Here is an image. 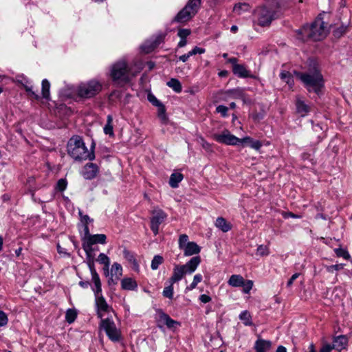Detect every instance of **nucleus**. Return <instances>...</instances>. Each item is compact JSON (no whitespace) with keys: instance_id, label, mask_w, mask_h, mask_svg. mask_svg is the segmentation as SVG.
I'll list each match as a JSON object with an SVG mask.
<instances>
[{"instance_id":"864d4df0","label":"nucleus","mask_w":352,"mask_h":352,"mask_svg":"<svg viewBox=\"0 0 352 352\" xmlns=\"http://www.w3.org/2000/svg\"><path fill=\"white\" fill-rule=\"evenodd\" d=\"M147 98H148V100L152 103L154 106H158L160 105V104H162L161 102H160L157 98L156 97L153 95L152 94L149 93L148 94V96H147Z\"/></svg>"},{"instance_id":"aec40b11","label":"nucleus","mask_w":352,"mask_h":352,"mask_svg":"<svg viewBox=\"0 0 352 352\" xmlns=\"http://www.w3.org/2000/svg\"><path fill=\"white\" fill-rule=\"evenodd\" d=\"M232 72L239 78H254V76L250 74V71L243 65L238 64L233 66Z\"/></svg>"},{"instance_id":"9b49d317","label":"nucleus","mask_w":352,"mask_h":352,"mask_svg":"<svg viewBox=\"0 0 352 352\" xmlns=\"http://www.w3.org/2000/svg\"><path fill=\"white\" fill-rule=\"evenodd\" d=\"M212 138L219 143L226 145H239V138L232 135L228 130H223L221 133H214Z\"/></svg>"},{"instance_id":"338daca9","label":"nucleus","mask_w":352,"mask_h":352,"mask_svg":"<svg viewBox=\"0 0 352 352\" xmlns=\"http://www.w3.org/2000/svg\"><path fill=\"white\" fill-rule=\"evenodd\" d=\"M187 43L186 38H181L180 41L178 43V47H184Z\"/></svg>"},{"instance_id":"e433bc0d","label":"nucleus","mask_w":352,"mask_h":352,"mask_svg":"<svg viewBox=\"0 0 352 352\" xmlns=\"http://www.w3.org/2000/svg\"><path fill=\"white\" fill-rule=\"evenodd\" d=\"M239 319L243 321L245 326L252 324L250 314L248 311H242L239 315Z\"/></svg>"},{"instance_id":"f03ea898","label":"nucleus","mask_w":352,"mask_h":352,"mask_svg":"<svg viewBox=\"0 0 352 352\" xmlns=\"http://www.w3.org/2000/svg\"><path fill=\"white\" fill-rule=\"evenodd\" d=\"M95 144L93 142L91 148L88 150L82 138L79 135L72 137L67 143L68 154L75 160H93L95 157L94 148Z\"/></svg>"},{"instance_id":"4d7b16f0","label":"nucleus","mask_w":352,"mask_h":352,"mask_svg":"<svg viewBox=\"0 0 352 352\" xmlns=\"http://www.w3.org/2000/svg\"><path fill=\"white\" fill-rule=\"evenodd\" d=\"M299 276H300L299 273H295L294 274H293L287 283V287H291L294 281L296 278H298L299 277Z\"/></svg>"},{"instance_id":"412c9836","label":"nucleus","mask_w":352,"mask_h":352,"mask_svg":"<svg viewBox=\"0 0 352 352\" xmlns=\"http://www.w3.org/2000/svg\"><path fill=\"white\" fill-rule=\"evenodd\" d=\"M239 144H248L252 148L256 151L259 150L262 146V144L259 140H254L253 138L246 136L243 138H239Z\"/></svg>"},{"instance_id":"bb28decb","label":"nucleus","mask_w":352,"mask_h":352,"mask_svg":"<svg viewBox=\"0 0 352 352\" xmlns=\"http://www.w3.org/2000/svg\"><path fill=\"white\" fill-rule=\"evenodd\" d=\"M228 96L234 99H241L245 101L244 90L241 88L230 89L227 92Z\"/></svg>"},{"instance_id":"0e129e2a","label":"nucleus","mask_w":352,"mask_h":352,"mask_svg":"<svg viewBox=\"0 0 352 352\" xmlns=\"http://www.w3.org/2000/svg\"><path fill=\"white\" fill-rule=\"evenodd\" d=\"M79 285L82 287V288H87L89 286H90V283L89 281H80L79 282Z\"/></svg>"},{"instance_id":"f8f14e48","label":"nucleus","mask_w":352,"mask_h":352,"mask_svg":"<svg viewBox=\"0 0 352 352\" xmlns=\"http://www.w3.org/2000/svg\"><path fill=\"white\" fill-rule=\"evenodd\" d=\"M166 214L160 208H155L152 211L151 229L155 235L158 234L160 225L166 219Z\"/></svg>"},{"instance_id":"f704fd0d","label":"nucleus","mask_w":352,"mask_h":352,"mask_svg":"<svg viewBox=\"0 0 352 352\" xmlns=\"http://www.w3.org/2000/svg\"><path fill=\"white\" fill-rule=\"evenodd\" d=\"M123 254H124V257L133 265V268L135 270H138V262L136 261L133 253H131L130 251H129L127 250H124L123 251Z\"/></svg>"},{"instance_id":"b1692460","label":"nucleus","mask_w":352,"mask_h":352,"mask_svg":"<svg viewBox=\"0 0 352 352\" xmlns=\"http://www.w3.org/2000/svg\"><path fill=\"white\" fill-rule=\"evenodd\" d=\"M121 287L124 290H135L138 287V284L131 278H124L121 280Z\"/></svg>"},{"instance_id":"9d476101","label":"nucleus","mask_w":352,"mask_h":352,"mask_svg":"<svg viewBox=\"0 0 352 352\" xmlns=\"http://www.w3.org/2000/svg\"><path fill=\"white\" fill-rule=\"evenodd\" d=\"M100 325L111 340L113 342L120 340V333L116 328V324L112 320L108 318L106 319H101Z\"/></svg>"},{"instance_id":"5fc2aeb1","label":"nucleus","mask_w":352,"mask_h":352,"mask_svg":"<svg viewBox=\"0 0 352 352\" xmlns=\"http://www.w3.org/2000/svg\"><path fill=\"white\" fill-rule=\"evenodd\" d=\"M190 34V30L188 29H180L178 31L177 35L180 38H186Z\"/></svg>"},{"instance_id":"13d9d810","label":"nucleus","mask_w":352,"mask_h":352,"mask_svg":"<svg viewBox=\"0 0 352 352\" xmlns=\"http://www.w3.org/2000/svg\"><path fill=\"white\" fill-rule=\"evenodd\" d=\"M199 300L203 303H207V302H210L212 299L209 296H208L206 294H201L199 296Z\"/></svg>"},{"instance_id":"39448f33","label":"nucleus","mask_w":352,"mask_h":352,"mask_svg":"<svg viewBox=\"0 0 352 352\" xmlns=\"http://www.w3.org/2000/svg\"><path fill=\"white\" fill-rule=\"evenodd\" d=\"M295 75L305 84L309 91L318 93L323 86L322 76L316 69L312 73L295 72Z\"/></svg>"},{"instance_id":"6ab92c4d","label":"nucleus","mask_w":352,"mask_h":352,"mask_svg":"<svg viewBox=\"0 0 352 352\" xmlns=\"http://www.w3.org/2000/svg\"><path fill=\"white\" fill-rule=\"evenodd\" d=\"M348 344V339L345 336H339L334 338L333 345L331 346L333 349L338 351H341L346 348Z\"/></svg>"},{"instance_id":"0eeeda50","label":"nucleus","mask_w":352,"mask_h":352,"mask_svg":"<svg viewBox=\"0 0 352 352\" xmlns=\"http://www.w3.org/2000/svg\"><path fill=\"white\" fill-rule=\"evenodd\" d=\"M201 0H189L186 6L176 15L175 21L185 23L190 20L197 12Z\"/></svg>"},{"instance_id":"09e8293b","label":"nucleus","mask_w":352,"mask_h":352,"mask_svg":"<svg viewBox=\"0 0 352 352\" xmlns=\"http://www.w3.org/2000/svg\"><path fill=\"white\" fill-rule=\"evenodd\" d=\"M347 26L341 25L333 31V35L339 38L342 36L346 32Z\"/></svg>"},{"instance_id":"393cba45","label":"nucleus","mask_w":352,"mask_h":352,"mask_svg":"<svg viewBox=\"0 0 352 352\" xmlns=\"http://www.w3.org/2000/svg\"><path fill=\"white\" fill-rule=\"evenodd\" d=\"M215 226L223 232H227L232 228V225L223 217L216 219Z\"/></svg>"},{"instance_id":"ea45409f","label":"nucleus","mask_w":352,"mask_h":352,"mask_svg":"<svg viewBox=\"0 0 352 352\" xmlns=\"http://www.w3.org/2000/svg\"><path fill=\"white\" fill-rule=\"evenodd\" d=\"M173 284L169 283V285L164 287L162 294L164 297L172 299L173 298Z\"/></svg>"},{"instance_id":"774afa93","label":"nucleus","mask_w":352,"mask_h":352,"mask_svg":"<svg viewBox=\"0 0 352 352\" xmlns=\"http://www.w3.org/2000/svg\"><path fill=\"white\" fill-rule=\"evenodd\" d=\"M276 352H287V349L285 346H279L277 349H276Z\"/></svg>"},{"instance_id":"f257e3e1","label":"nucleus","mask_w":352,"mask_h":352,"mask_svg":"<svg viewBox=\"0 0 352 352\" xmlns=\"http://www.w3.org/2000/svg\"><path fill=\"white\" fill-rule=\"evenodd\" d=\"M88 266L91 275V281L94 286L91 287L95 296V303L98 318H102L111 311V307L108 305L102 294V285L100 276L97 273L93 261L88 262Z\"/></svg>"},{"instance_id":"4c0bfd02","label":"nucleus","mask_w":352,"mask_h":352,"mask_svg":"<svg viewBox=\"0 0 352 352\" xmlns=\"http://www.w3.org/2000/svg\"><path fill=\"white\" fill-rule=\"evenodd\" d=\"M113 118L111 115L107 116V124L104 127V133L106 135H113V130L112 126Z\"/></svg>"},{"instance_id":"58836bf2","label":"nucleus","mask_w":352,"mask_h":352,"mask_svg":"<svg viewBox=\"0 0 352 352\" xmlns=\"http://www.w3.org/2000/svg\"><path fill=\"white\" fill-rule=\"evenodd\" d=\"M163 257L160 255H155L152 261H151V269L153 270H156L158 269L159 266L163 263Z\"/></svg>"},{"instance_id":"cd10ccee","label":"nucleus","mask_w":352,"mask_h":352,"mask_svg":"<svg viewBox=\"0 0 352 352\" xmlns=\"http://www.w3.org/2000/svg\"><path fill=\"white\" fill-rule=\"evenodd\" d=\"M184 176L180 173H173L170 175L169 179V185L173 188H177L179 183L182 181Z\"/></svg>"},{"instance_id":"49530a36","label":"nucleus","mask_w":352,"mask_h":352,"mask_svg":"<svg viewBox=\"0 0 352 352\" xmlns=\"http://www.w3.org/2000/svg\"><path fill=\"white\" fill-rule=\"evenodd\" d=\"M98 261L107 267L108 265H110L109 258L104 253H100L98 257Z\"/></svg>"},{"instance_id":"e2e57ef3","label":"nucleus","mask_w":352,"mask_h":352,"mask_svg":"<svg viewBox=\"0 0 352 352\" xmlns=\"http://www.w3.org/2000/svg\"><path fill=\"white\" fill-rule=\"evenodd\" d=\"M191 56V54H190V52L186 54L182 55L179 56V59L182 60V62H186L187 60Z\"/></svg>"},{"instance_id":"052dcab7","label":"nucleus","mask_w":352,"mask_h":352,"mask_svg":"<svg viewBox=\"0 0 352 352\" xmlns=\"http://www.w3.org/2000/svg\"><path fill=\"white\" fill-rule=\"evenodd\" d=\"M332 349L333 348L330 344H325L321 348L320 352H331Z\"/></svg>"},{"instance_id":"79ce46f5","label":"nucleus","mask_w":352,"mask_h":352,"mask_svg":"<svg viewBox=\"0 0 352 352\" xmlns=\"http://www.w3.org/2000/svg\"><path fill=\"white\" fill-rule=\"evenodd\" d=\"M256 254L263 256L270 254V250L267 246L260 245L256 250Z\"/></svg>"},{"instance_id":"a878e982","label":"nucleus","mask_w":352,"mask_h":352,"mask_svg":"<svg viewBox=\"0 0 352 352\" xmlns=\"http://www.w3.org/2000/svg\"><path fill=\"white\" fill-rule=\"evenodd\" d=\"M245 279L241 275L238 274H234L232 275L228 281V283L229 285L234 287H241L243 284V280Z\"/></svg>"},{"instance_id":"bf43d9fd","label":"nucleus","mask_w":352,"mask_h":352,"mask_svg":"<svg viewBox=\"0 0 352 352\" xmlns=\"http://www.w3.org/2000/svg\"><path fill=\"white\" fill-rule=\"evenodd\" d=\"M203 276L201 274H197L193 277V280L195 283L197 284L202 281Z\"/></svg>"},{"instance_id":"72a5a7b5","label":"nucleus","mask_w":352,"mask_h":352,"mask_svg":"<svg viewBox=\"0 0 352 352\" xmlns=\"http://www.w3.org/2000/svg\"><path fill=\"white\" fill-rule=\"evenodd\" d=\"M111 274L112 276H116V278H119L122 274V267L120 264L114 263L111 265Z\"/></svg>"},{"instance_id":"2eb2a0df","label":"nucleus","mask_w":352,"mask_h":352,"mask_svg":"<svg viewBox=\"0 0 352 352\" xmlns=\"http://www.w3.org/2000/svg\"><path fill=\"white\" fill-rule=\"evenodd\" d=\"M98 171V167L96 164L88 163L84 166L82 175L86 179H92L97 176Z\"/></svg>"},{"instance_id":"c9c22d12","label":"nucleus","mask_w":352,"mask_h":352,"mask_svg":"<svg viewBox=\"0 0 352 352\" xmlns=\"http://www.w3.org/2000/svg\"><path fill=\"white\" fill-rule=\"evenodd\" d=\"M157 107V115L162 123L166 124L168 120L167 116L166 114V108L162 103Z\"/></svg>"},{"instance_id":"6e6552de","label":"nucleus","mask_w":352,"mask_h":352,"mask_svg":"<svg viewBox=\"0 0 352 352\" xmlns=\"http://www.w3.org/2000/svg\"><path fill=\"white\" fill-rule=\"evenodd\" d=\"M274 12L265 6L257 8L254 11V21L261 26L270 24L274 19Z\"/></svg>"},{"instance_id":"5701e85b","label":"nucleus","mask_w":352,"mask_h":352,"mask_svg":"<svg viewBox=\"0 0 352 352\" xmlns=\"http://www.w3.org/2000/svg\"><path fill=\"white\" fill-rule=\"evenodd\" d=\"M296 106L297 112L302 117L305 116L311 110V107L300 98L296 99Z\"/></svg>"},{"instance_id":"7c9ffc66","label":"nucleus","mask_w":352,"mask_h":352,"mask_svg":"<svg viewBox=\"0 0 352 352\" xmlns=\"http://www.w3.org/2000/svg\"><path fill=\"white\" fill-rule=\"evenodd\" d=\"M166 85L176 93H180L182 90L181 82L176 78H171L167 82Z\"/></svg>"},{"instance_id":"7ed1b4c3","label":"nucleus","mask_w":352,"mask_h":352,"mask_svg":"<svg viewBox=\"0 0 352 352\" xmlns=\"http://www.w3.org/2000/svg\"><path fill=\"white\" fill-rule=\"evenodd\" d=\"M298 38L306 41L308 38L320 41L325 38L329 32L327 25L321 17H318L311 25H304L296 31Z\"/></svg>"},{"instance_id":"680f3d73","label":"nucleus","mask_w":352,"mask_h":352,"mask_svg":"<svg viewBox=\"0 0 352 352\" xmlns=\"http://www.w3.org/2000/svg\"><path fill=\"white\" fill-rule=\"evenodd\" d=\"M80 215L81 217V221L84 222L86 224L88 223L89 221H91L92 220L90 219L88 215H82V213L80 212Z\"/></svg>"},{"instance_id":"de8ad7c7","label":"nucleus","mask_w":352,"mask_h":352,"mask_svg":"<svg viewBox=\"0 0 352 352\" xmlns=\"http://www.w3.org/2000/svg\"><path fill=\"white\" fill-rule=\"evenodd\" d=\"M197 141L204 150H206V151H211V144L209 142H208L204 138L199 137Z\"/></svg>"},{"instance_id":"37998d69","label":"nucleus","mask_w":352,"mask_h":352,"mask_svg":"<svg viewBox=\"0 0 352 352\" xmlns=\"http://www.w3.org/2000/svg\"><path fill=\"white\" fill-rule=\"evenodd\" d=\"M335 252H336V254L337 255V256L338 257H342L344 258V259H349L350 258V254H349V252L346 250H344L342 248H337L335 250Z\"/></svg>"},{"instance_id":"c03bdc74","label":"nucleus","mask_w":352,"mask_h":352,"mask_svg":"<svg viewBox=\"0 0 352 352\" xmlns=\"http://www.w3.org/2000/svg\"><path fill=\"white\" fill-rule=\"evenodd\" d=\"M190 241H188V235L184 234L179 236V240H178V244L179 248L180 250H182L184 247L186 245V244L189 243Z\"/></svg>"},{"instance_id":"c756f323","label":"nucleus","mask_w":352,"mask_h":352,"mask_svg":"<svg viewBox=\"0 0 352 352\" xmlns=\"http://www.w3.org/2000/svg\"><path fill=\"white\" fill-rule=\"evenodd\" d=\"M160 318V320L163 321L168 328H173L175 327V324H178L177 321L170 318V317L165 313H161Z\"/></svg>"},{"instance_id":"423d86ee","label":"nucleus","mask_w":352,"mask_h":352,"mask_svg":"<svg viewBox=\"0 0 352 352\" xmlns=\"http://www.w3.org/2000/svg\"><path fill=\"white\" fill-rule=\"evenodd\" d=\"M102 89V85L96 80H91L80 83L76 89L77 95L82 98H91L98 94Z\"/></svg>"},{"instance_id":"c85d7f7f","label":"nucleus","mask_w":352,"mask_h":352,"mask_svg":"<svg viewBox=\"0 0 352 352\" xmlns=\"http://www.w3.org/2000/svg\"><path fill=\"white\" fill-rule=\"evenodd\" d=\"M250 9V6L246 3H239L234 5L233 11L237 14L241 15L244 12H248Z\"/></svg>"},{"instance_id":"8fccbe9b","label":"nucleus","mask_w":352,"mask_h":352,"mask_svg":"<svg viewBox=\"0 0 352 352\" xmlns=\"http://www.w3.org/2000/svg\"><path fill=\"white\" fill-rule=\"evenodd\" d=\"M344 265H345L342 263L329 265L326 267V270L328 272L332 273L333 270L338 271L343 269Z\"/></svg>"},{"instance_id":"1a4fd4ad","label":"nucleus","mask_w":352,"mask_h":352,"mask_svg":"<svg viewBox=\"0 0 352 352\" xmlns=\"http://www.w3.org/2000/svg\"><path fill=\"white\" fill-rule=\"evenodd\" d=\"M107 236L104 234H97L89 235L88 237L85 240L82 244V248L85 250L88 257L91 256V254L94 251L92 245L94 244H105Z\"/></svg>"},{"instance_id":"4be33fe9","label":"nucleus","mask_w":352,"mask_h":352,"mask_svg":"<svg viewBox=\"0 0 352 352\" xmlns=\"http://www.w3.org/2000/svg\"><path fill=\"white\" fill-rule=\"evenodd\" d=\"M271 346L270 341L259 338L255 342L254 349L256 352H267Z\"/></svg>"},{"instance_id":"6e6d98bb","label":"nucleus","mask_w":352,"mask_h":352,"mask_svg":"<svg viewBox=\"0 0 352 352\" xmlns=\"http://www.w3.org/2000/svg\"><path fill=\"white\" fill-rule=\"evenodd\" d=\"M204 52L205 49L199 47H195L191 51H190V54H191V56H193L197 54H204Z\"/></svg>"},{"instance_id":"473e14b6","label":"nucleus","mask_w":352,"mask_h":352,"mask_svg":"<svg viewBox=\"0 0 352 352\" xmlns=\"http://www.w3.org/2000/svg\"><path fill=\"white\" fill-rule=\"evenodd\" d=\"M50 83L47 79H44L42 81V96L43 98L48 100L50 99Z\"/></svg>"},{"instance_id":"2f4dec72","label":"nucleus","mask_w":352,"mask_h":352,"mask_svg":"<svg viewBox=\"0 0 352 352\" xmlns=\"http://www.w3.org/2000/svg\"><path fill=\"white\" fill-rule=\"evenodd\" d=\"M280 78L283 81L286 82L291 88L294 85V79L292 74L287 71H283L280 74Z\"/></svg>"},{"instance_id":"4468645a","label":"nucleus","mask_w":352,"mask_h":352,"mask_svg":"<svg viewBox=\"0 0 352 352\" xmlns=\"http://www.w3.org/2000/svg\"><path fill=\"white\" fill-rule=\"evenodd\" d=\"M186 274V270H184V267L182 266V265H175L172 276L169 278L168 283L174 284L179 282Z\"/></svg>"},{"instance_id":"20e7f679","label":"nucleus","mask_w":352,"mask_h":352,"mask_svg":"<svg viewBox=\"0 0 352 352\" xmlns=\"http://www.w3.org/2000/svg\"><path fill=\"white\" fill-rule=\"evenodd\" d=\"M110 75L112 80L118 86L122 87L129 82L135 74L131 72L124 60H120L111 66Z\"/></svg>"},{"instance_id":"a19ab883","label":"nucleus","mask_w":352,"mask_h":352,"mask_svg":"<svg viewBox=\"0 0 352 352\" xmlns=\"http://www.w3.org/2000/svg\"><path fill=\"white\" fill-rule=\"evenodd\" d=\"M76 312L74 309H69L65 314V319L69 324L72 323L76 318Z\"/></svg>"},{"instance_id":"ddd939ff","label":"nucleus","mask_w":352,"mask_h":352,"mask_svg":"<svg viewBox=\"0 0 352 352\" xmlns=\"http://www.w3.org/2000/svg\"><path fill=\"white\" fill-rule=\"evenodd\" d=\"M164 38V35L163 34H157L153 40L147 41L144 44H143L141 46V49L144 53L148 54L162 43Z\"/></svg>"},{"instance_id":"a18cd8bd","label":"nucleus","mask_w":352,"mask_h":352,"mask_svg":"<svg viewBox=\"0 0 352 352\" xmlns=\"http://www.w3.org/2000/svg\"><path fill=\"white\" fill-rule=\"evenodd\" d=\"M241 287H243V291L245 294H248L253 287V282L250 280H244L243 284Z\"/></svg>"},{"instance_id":"69168bd1","label":"nucleus","mask_w":352,"mask_h":352,"mask_svg":"<svg viewBox=\"0 0 352 352\" xmlns=\"http://www.w3.org/2000/svg\"><path fill=\"white\" fill-rule=\"evenodd\" d=\"M197 285V284L195 283V282L192 281L190 285L186 287V289L188 291H191V290L194 289L195 288H196Z\"/></svg>"},{"instance_id":"a211bd4d","label":"nucleus","mask_w":352,"mask_h":352,"mask_svg":"<svg viewBox=\"0 0 352 352\" xmlns=\"http://www.w3.org/2000/svg\"><path fill=\"white\" fill-rule=\"evenodd\" d=\"M182 250H183L185 256H190L198 254L201 251V248L195 242H190Z\"/></svg>"},{"instance_id":"dca6fc26","label":"nucleus","mask_w":352,"mask_h":352,"mask_svg":"<svg viewBox=\"0 0 352 352\" xmlns=\"http://www.w3.org/2000/svg\"><path fill=\"white\" fill-rule=\"evenodd\" d=\"M16 78V81L24 87L29 96L36 100L39 98V96L33 91L32 86L30 85V83L27 78L23 76H17Z\"/></svg>"},{"instance_id":"3c124183","label":"nucleus","mask_w":352,"mask_h":352,"mask_svg":"<svg viewBox=\"0 0 352 352\" xmlns=\"http://www.w3.org/2000/svg\"><path fill=\"white\" fill-rule=\"evenodd\" d=\"M67 185V182L66 179H60L57 182L56 188L59 191L63 192L66 189Z\"/></svg>"},{"instance_id":"f3484780","label":"nucleus","mask_w":352,"mask_h":352,"mask_svg":"<svg viewBox=\"0 0 352 352\" xmlns=\"http://www.w3.org/2000/svg\"><path fill=\"white\" fill-rule=\"evenodd\" d=\"M201 263V257L199 256H195L191 258L186 264L182 265L184 267V270H186V273L188 274H192L199 265Z\"/></svg>"},{"instance_id":"603ef678","label":"nucleus","mask_w":352,"mask_h":352,"mask_svg":"<svg viewBox=\"0 0 352 352\" xmlns=\"http://www.w3.org/2000/svg\"><path fill=\"white\" fill-rule=\"evenodd\" d=\"M217 112L221 114L223 117L228 116V108L224 105H219L216 109Z\"/></svg>"}]
</instances>
